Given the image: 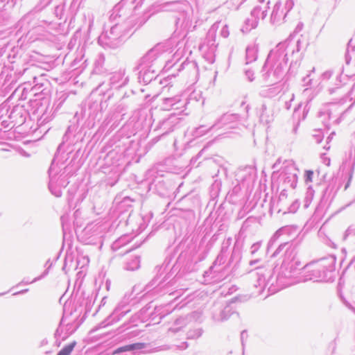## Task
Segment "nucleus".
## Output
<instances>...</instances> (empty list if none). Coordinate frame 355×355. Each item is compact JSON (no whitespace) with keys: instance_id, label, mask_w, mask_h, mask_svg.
<instances>
[{"instance_id":"nucleus-4","label":"nucleus","mask_w":355,"mask_h":355,"mask_svg":"<svg viewBox=\"0 0 355 355\" xmlns=\"http://www.w3.org/2000/svg\"><path fill=\"white\" fill-rule=\"evenodd\" d=\"M230 312H212L211 318L216 322H224L230 318Z\"/></svg>"},{"instance_id":"nucleus-6","label":"nucleus","mask_w":355,"mask_h":355,"mask_svg":"<svg viewBox=\"0 0 355 355\" xmlns=\"http://www.w3.org/2000/svg\"><path fill=\"white\" fill-rule=\"evenodd\" d=\"M76 345V342L73 341L68 345H65L57 355H69Z\"/></svg>"},{"instance_id":"nucleus-1","label":"nucleus","mask_w":355,"mask_h":355,"mask_svg":"<svg viewBox=\"0 0 355 355\" xmlns=\"http://www.w3.org/2000/svg\"><path fill=\"white\" fill-rule=\"evenodd\" d=\"M87 312H62V317L60 322L59 327L55 332V338L58 339L61 337L63 328H65V333L62 336V340L65 339L72 334L80 326L86 318Z\"/></svg>"},{"instance_id":"nucleus-8","label":"nucleus","mask_w":355,"mask_h":355,"mask_svg":"<svg viewBox=\"0 0 355 355\" xmlns=\"http://www.w3.org/2000/svg\"><path fill=\"white\" fill-rule=\"evenodd\" d=\"M313 172L308 170L305 172L306 182H311L313 181Z\"/></svg>"},{"instance_id":"nucleus-13","label":"nucleus","mask_w":355,"mask_h":355,"mask_svg":"<svg viewBox=\"0 0 355 355\" xmlns=\"http://www.w3.org/2000/svg\"><path fill=\"white\" fill-rule=\"evenodd\" d=\"M170 349L169 347H164L162 349Z\"/></svg>"},{"instance_id":"nucleus-14","label":"nucleus","mask_w":355,"mask_h":355,"mask_svg":"<svg viewBox=\"0 0 355 355\" xmlns=\"http://www.w3.org/2000/svg\"><path fill=\"white\" fill-rule=\"evenodd\" d=\"M107 355H113V354H107Z\"/></svg>"},{"instance_id":"nucleus-3","label":"nucleus","mask_w":355,"mask_h":355,"mask_svg":"<svg viewBox=\"0 0 355 355\" xmlns=\"http://www.w3.org/2000/svg\"><path fill=\"white\" fill-rule=\"evenodd\" d=\"M144 343H136L127 345H124L116 349L113 352V355H139L137 350L144 349Z\"/></svg>"},{"instance_id":"nucleus-7","label":"nucleus","mask_w":355,"mask_h":355,"mask_svg":"<svg viewBox=\"0 0 355 355\" xmlns=\"http://www.w3.org/2000/svg\"><path fill=\"white\" fill-rule=\"evenodd\" d=\"M202 329H196L193 330H190L187 334V339H197L202 336Z\"/></svg>"},{"instance_id":"nucleus-2","label":"nucleus","mask_w":355,"mask_h":355,"mask_svg":"<svg viewBox=\"0 0 355 355\" xmlns=\"http://www.w3.org/2000/svg\"><path fill=\"white\" fill-rule=\"evenodd\" d=\"M128 312H112L103 321L92 328L87 334L85 341L88 344L104 342L110 336L107 332L98 334L97 331L107 326L111 325L121 320Z\"/></svg>"},{"instance_id":"nucleus-9","label":"nucleus","mask_w":355,"mask_h":355,"mask_svg":"<svg viewBox=\"0 0 355 355\" xmlns=\"http://www.w3.org/2000/svg\"><path fill=\"white\" fill-rule=\"evenodd\" d=\"M248 332L246 330H243L241 333V342L243 348H244L245 346V340L248 338Z\"/></svg>"},{"instance_id":"nucleus-5","label":"nucleus","mask_w":355,"mask_h":355,"mask_svg":"<svg viewBox=\"0 0 355 355\" xmlns=\"http://www.w3.org/2000/svg\"><path fill=\"white\" fill-rule=\"evenodd\" d=\"M187 318H179L177 320H175L174 325L177 326L176 327H171L169 329V331L177 333L180 330V329L185 326L187 324Z\"/></svg>"},{"instance_id":"nucleus-10","label":"nucleus","mask_w":355,"mask_h":355,"mask_svg":"<svg viewBox=\"0 0 355 355\" xmlns=\"http://www.w3.org/2000/svg\"><path fill=\"white\" fill-rule=\"evenodd\" d=\"M200 313H201V312H198V311L192 312V314L189 315V316L190 318H195L196 317V315H198Z\"/></svg>"},{"instance_id":"nucleus-15","label":"nucleus","mask_w":355,"mask_h":355,"mask_svg":"<svg viewBox=\"0 0 355 355\" xmlns=\"http://www.w3.org/2000/svg\"><path fill=\"white\" fill-rule=\"evenodd\" d=\"M354 313H355V312H354Z\"/></svg>"},{"instance_id":"nucleus-12","label":"nucleus","mask_w":355,"mask_h":355,"mask_svg":"<svg viewBox=\"0 0 355 355\" xmlns=\"http://www.w3.org/2000/svg\"><path fill=\"white\" fill-rule=\"evenodd\" d=\"M98 313V312H94V313H93L92 316H94H94H96V314H97Z\"/></svg>"},{"instance_id":"nucleus-11","label":"nucleus","mask_w":355,"mask_h":355,"mask_svg":"<svg viewBox=\"0 0 355 355\" xmlns=\"http://www.w3.org/2000/svg\"><path fill=\"white\" fill-rule=\"evenodd\" d=\"M184 346V348L186 349L188 347V343L187 342H184L182 343Z\"/></svg>"}]
</instances>
